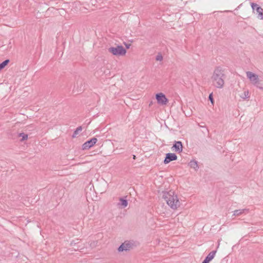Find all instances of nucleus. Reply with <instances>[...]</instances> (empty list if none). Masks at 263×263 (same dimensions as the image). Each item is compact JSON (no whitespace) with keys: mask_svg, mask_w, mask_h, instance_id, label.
<instances>
[{"mask_svg":"<svg viewBox=\"0 0 263 263\" xmlns=\"http://www.w3.org/2000/svg\"><path fill=\"white\" fill-rule=\"evenodd\" d=\"M162 60V56L161 54H159L156 57L157 61H161Z\"/></svg>","mask_w":263,"mask_h":263,"instance_id":"16","label":"nucleus"},{"mask_svg":"<svg viewBox=\"0 0 263 263\" xmlns=\"http://www.w3.org/2000/svg\"><path fill=\"white\" fill-rule=\"evenodd\" d=\"M19 136L21 137V141L26 140L28 139V135L24 133H21L19 134Z\"/></svg>","mask_w":263,"mask_h":263,"instance_id":"15","label":"nucleus"},{"mask_svg":"<svg viewBox=\"0 0 263 263\" xmlns=\"http://www.w3.org/2000/svg\"><path fill=\"white\" fill-rule=\"evenodd\" d=\"M82 130V127H78L76 130L74 131L73 135H72V137L73 138H76L77 137V136L79 134V133Z\"/></svg>","mask_w":263,"mask_h":263,"instance_id":"14","label":"nucleus"},{"mask_svg":"<svg viewBox=\"0 0 263 263\" xmlns=\"http://www.w3.org/2000/svg\"><path fill=\"white\" fill-rule=\"evenodd\" d=\"M251 7L253 10H256V14H258V18L260 20H263V9L260 7H259L258 5L252 3Z\"/></svg>","mask_w":263,"mask_h":263,"instance_id":"5","label":"nucleus"},{"mask_svg":"<svg viewBox=\"0 0 263 263\" xmlns=\"http://www.w3.org/2000/svg\"><path fill=\"white\" fill-rule=\"evenodd\" d=\"M97 139L93 138L91 140L86 141L82 145V149L83 150L88 149L92 146H93L97 142Z\"/></svg>","mask_w":263,"mask_h":263,"instance_id":"6","label":"nucleus"},{"mask_svg":"<svg viewBox=\"0 0 263 263\" xmlns=\"http://www.w3.org/2000/svg\"><path fill=\"white\" fill-rule=\"evenodd\" d=\"M121 201V205L122 208H125L127 206L128 203L127 200L121 198L120 199Z\"/></svg>","mask_w":263,"mask_h":263,"instance_id":"13","label":"nucleus"},{"mask_svg":"<svg viewBox=\"0 0 263 263\" xmlns=\"http://www.w3.org/2000/svg\"><path fill=\"white\" fill-rule=\"evenodd\" d=\"M132 248V244L129 242L126 241L123 243L118 248L119 252H123L129 250Z\"/></svg>","mask_w":263,"mask_h":263,"instance_id":"7","label":"nucleus"},{"mask_svg":"<svg viewBox=\"0 0 263 263\" xmlns=\"http://www.w3.org/2000/svg\"><path fill=\"white\" fill-rule=\"evenodd\" d=\"M177 156L176 154L173 153H167L166 155L165 158L164 160V164H168L171 161L176 160Z\"/></svg>","mask_w":263,"mask_h":263,"instance_id":"8","label":"nucleus"},{"mask_svg":"<svg viewBox=\"0 0 263 263\" xmlns=\"http://www.w3.org/2000/svg\"><path fill=\"white\" fill-rule=\"evenodd\" d=\"M135 158H136V156H134L133 158H134V159H135Z\"/></svg>","mask_w":263,"mask_h":263,"instance_id":"18","label":"nucleus"},{"mask_svg":"<svg viewBox=\"0 0 263 263\" xmlns=\"http://www.w3.org/2000/svg\"><path fill=\"white\" fill-rule=\"evenodd\" d=\"M209 99H210L211 103L212 104H214V100H213V96H212V93L209 95Z\"/></svg>","mask_w":263,"mask_h":263,"instance_id":"17","label":"nucleus"},{"mask_svg":"<svg viewBox=\"0 0 263 263\" xmlns=\"http://www.w3.org/2000/svg\"><path fill=\"white\" fill-rule=\"evenodd\" d=\"M247 76L250 80L254 84H256L258 82V76L251 72H247Z\"/></svg>","mask_w":263,"mask_h":263,"instance_id":"9","label":"nucleus"},{"mask_svg":"<svg viewBox=\"0 0 263 263\" xmlns=\"http://www.w3.org/2000/svg\"><path fill=\"white\" fill-rule=\"evenodd\" d=\"M9 62V60H6L4 61L3 62L0 64V71H1L3 68H4Z\"/></svg>","mask_w":263,"mask_h":263,"instance_id":"12","label":"nucleus"},{"mask_svg":"<svg viewBox=\"0 0 263 263\" xmlns=\"http://www.w3.org/2000/svg\"><path fill=\"white\" fill-rule=\"evenodd\" d=\"M224 75V71L221 68H217L214 70L212 76V82L216 87L221 88L223 86L224 81L223 77Z\"/></svg>","mask_w":263,"mask_h":263,"instance_id":"2","label":"nucleus"},{"mask_svg":"<svg viewBox=\"0 0 263 263\" xmlns=\"http://www.w3.org/2000/svg\"><path fill=\"white\" fill-rule=\"evenodd\" d=\"M216 253V252L215 251L211 252L206 257L202 263H209V262L214 258Z\"/></svg>","mask_w":263,"mask_h":263,"instance_id":"10","label":"nucleus"},{"mask_svg":"<svg viewBox=\"0 0 263 263\" xmlns=\"http://www.w3.org/2000/svg\"><path fill=\"white\" fill-rule=\"evenodd\" d=\"M237 211H235V214H236Z\"/></svg>","mask_w":263,"mask_h":263,"instance_id":"19","label":"nucleus"},{"mask_svg":"<svg viewBox=\"0 0 263 263\" xmlns=\"http://www.w3.org/2000/svg\"><path fill=\"white\" fill-rule=\"evenodd\" d=\"M156 99L157 103L160 105H166L168 102V100L165 95L162 92L156 94Z\"/></svg>","mask_w":263,"mask_h":263,"instance_id":"4","label":"nucleus"},{"mask_svg":"<svg viewBox=\"0 0 263 263\" xmlns=\"http://www.w3.org/2000/svg\"><path fill=\"white\" fill-rule=\"evenodd\" d=\"M172 149L175 152H181L182 151V145L181 142H176L172 147Z\"/></svg>","mask_w":263,"mask_h":263,"instance_id":"11","label":"nucleus"},{"mask_svg":"<svg viewBox=\"0 0 263 263\" xmlns=\"http://www.w3.org/2000/svg\"><path fill=\"white\" fill-rule=\"evenodd\" d=\"M163 198L167 204L173 210H177L181 205L178 195L174 190L165 192Z\"/></svg>","mask_w":263,"mask_h":263,"instance_id":"1","label":"nucleus"},{"mask_svg":"<svg viewBox=\"0 0 263 263\" xmlns=\"http://www.w3.org/2000/svg\"><path fill=\"white\" fill-rule=\"evenodd\" d=\"M108 50L109 53L116 57H123L126 53V50L122 46H112Z\"/></svg>","mask_w":263,"mask_h":263,"instance_id":"3","label":"nucleus"}]
</instances>
